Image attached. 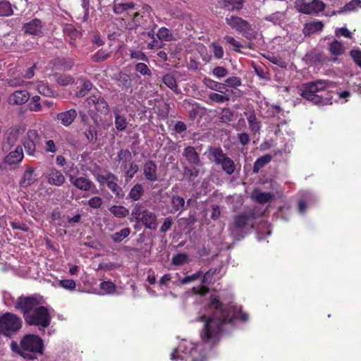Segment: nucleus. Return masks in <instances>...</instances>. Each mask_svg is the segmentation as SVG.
Returning a JSON list of instances; mask_svg holds the SVG:
<instances>
[{
	"mask_svg": "<svg viewBox=\"0 0 361 361\" xmlns=\"http://www.w3.org/2000/svg\"><path fill=\"white\" fill-rule=\"evenodd\" d=\"M171 203L172 207L171 213L182 212L186 209L184 198L178 195H173L171 197Z\"/></svg>",
	"mask_w": 361,
	"mask_h": 361,
	"instance_id": "29",
	"label": "nucleus"
},
{
	"mask_svg": "<svg viewBox=\"0 0 361 361\" xmlns=\"http://www.w3.org/2000/svg\"><path fill=\"white\" fill-rule=\"evenodd\" d=\"M296 8L303 14H317L325 9L326 4L321 0H301L297 3Z\"/></svg>",
	"mask_w": 361,
	"mask_h": 361,
	"instance_id": "11",
	"label": "nucleus"
},
{
	"mask_svg": "<svg viewBox=\"0 0 361 361\" xmlns=\"http://www.w3.org/2000/svg\"><path fill=\"white\" fill-rule=\"evenodd\" d=\"M94 177L99 186L106 185L116 198L123 199L124 197L125 192L118 184V178L114 173L109 171L105 175L98 173L94 175Z\"/></svg>",
	"mask_w": 361,
	"mask_h": 361,
	"instance_id": "9",
	"label": "nucleus"
},
{
	"mask_svg": "<svg viewBox=\"0 0 361 361\" xmlns=\"http://www.w3.org/2000/svg\"><path fill=\"white\" fill-rule=\"evenodd\" d=\"M142 173L145 178L149 182L159 180L158 166L153 160H147L142 166Z\"/></svg>",
	"mask_w": 361,
	"mask_h": 361,
	"instance_id": "15",
	"label": "nucleus"
},
{
	"mask_svg": "<svg viewBox=\"0 0 361 361\" xmlns=\"http://www.w3.org/2000/svg\"><path fill=\"white\" fill-rule=\"evenodd\" d=\"M130 228H124L111 235V238L114 243H121L124 238L130 234Z\"/></svg>",
	"mask_w": 361,
	"mask_h": 361,
	"instance_id": "40",
	"label": "nucleus"
},
{
	"mask_svg": "<svg viewBox=\"0 0 361 361\" xmlns=\"http://www.w3.org/2000/svg\"><path fill=\"white\" fill-rule=\"evenodd\" d=\"M204 85L212 90L222 92V90L225 89V84L215 81L210 78L205 77L202 80Z\"/></svg>",
	"mask_w": 361,
	"mask_h": 361,
	"instance_id": "28",
	"label": "nucleus"
},
{
	"mask_svg": "<svg viewBox=\"0 0 361 361\" xmlns=\"http://www.w3.org/2000/svg\"><path fill=\"white\" fill-rule=\"evenodd\" d=\"M55 77L58 84L62 86L72 85L75 82V79L71 75L56 74Z\"/></svg>",
	"mask_w": 361,
	"mask_h": 361,
	"instance_id": "42",
	"label": "nucleus"
},
{
	"mask_svg": "<svg viewBox=\"0 0 361 361\" xmlns=\"http://www.w3.org/2000/svg\"><path fill=\"white\" fill-rule=\"evenodd\" d=\"M118 158L122 161V166L126 169L127 161L132 159L131 152L128 149H121L118 153Z\"/></svg>",
	"mask_w": 361,
	"mask_h": 361,
	"instance_id": "52",
	"label": "nucleus"
},
{
	"mask_svg": "<svg viewBox=\"0 0 361 361\" xmlns=\"http://www.w3.org/2000/svg\"><path fill=\"white\" fill-rule=\"evenodd\" d=\"M213 49L214 56L216 59H221L224 56V49L221 45L216 42H213L211 44Z\"/></svg>",
	"mask_w": 361,
	"mask_h": 361,
	"instance_id": "60",
	"label": "nucleus"
},
{
	"mask_svg": "<svg viewBox=\"0 0 361 361\" xmlns=\"http://www.w3.org/2000/svg\"><path fill=\"white\" fill-rule=\"evenodd\" d=\"M200 170L196 168H190L189 166L183 167V176L188 180L192 181L199 176Z\"/></svg>",
	"mask_w": 361,
	"mask_h": 361,
	"instance_id": "47",
	"label": "nucleus"
},
{
	"mask_svg": "<svg viewBox=\"0 0 361 361\" xmlns=\"http://www.w3.org/2000/svg\"><path fill=\"white\" fill-rule=\"evenodd\" d=\"M209 152L214 158V161L217 165H219L224 159L228 158V156L220 147H211Z\"/></svg>",
	"mask_w": 361,
	"mask_h": 361,
	"instance_id": "31",
	"label": "nucleus"
},
{
	"mask_svg": "<svg viewBox=\"0 0 361 361\" xmlns=\"http://www.w3.org/2000/svg\"><path fill=\"white\" fill-rule=\"evenodd\" d=\"M183 156L185 158L187 161L194 166H200L202 165L199 154L197 152L195 148L192 146L186 147L183 152Z\"/></svg>",
	"mask_w": 361,
	"mask_h": 361,
	"instance_id": "21",
	"label": "nucleus"
},
{
	"mask_svg": "<svg viewBox=\"0 0 361 361\" xmlns=\"http://www.w3.org/2000/svg\"><path fill=\"white\" fill-rule=\"evenodd\" d=\"M216 273V269H210L203 276L202 279V283L204 284L210 285L214 283V275Z\"/></svg>",
	"mask_w": 361,
	"mask_h": 361,
	"instance_id": "59",
	"label": "nucleus"
},
{
	"mask_svg": "<svg viewBox=\"0 0 361 361\" xmlns=\"http://www.w3.org/2000/svg\"><path fill=\"white\" fill-rule=\"evenodd\" d=\"M188 261V256L185 253H178L174 255L172 258V263L174 265H182L187 263Z\"/></svg>",
	"mask_w": 361,
	"mask_h": 361,
	"instance_id": "56",
	"label": "nucleus"
},
{
	"mask_svg": "<svg viewBox=\"0 0 361 361\" xmlns=\"http://www.w3.org/2000/svg\"><path fill=\"white\" fill-rule=\"evenodd\" d=\"M113 113L115 118V128L117 131L123 132L125 131L128 128V122L126 116L124 114H121L118 107L113 109Z\"/></svg>",
	"mask_w": 361,
	"mask_h": 361,
	"instance_id": "23",
	"label": "nucleus"
},
{
	"mask_svg": "<svg viewBox=\"0 0 361 361\" xmlns=\"http://www.w3.org/2000/svg\"><path fill=\"white\" fill-rule=\"evenodd\" d=\"M224 39L227 44L233 46V50L236 52H240V49L243 47L240 42L237 41L233 37L230 35H225Z\"/></svg>",
	"mask_w": 361,
	"mask_h": 361,
	"instance_id": "57",
	"label": "nucleus"
},
{
	"mask_svg": "<svg viewBox=\"0 0 361 361\" xmlns=\"http://www.w3.org/2000/svg\"><path fill=\"white\" fill-rule=\"evenodd\" d=\"M162 82L175 94H178L180 90L178 89L176 77L174 73H169L163 75Z\"/></svg>",
	"mask_w": 361,
	"mask_h": 361,
	"instance_id": "25",
	"label": "nucleus"
},
{
	"mask_svg": "<svg viewBox=\"0 0 361 361\" xmlns=\"http://www.w3.org/2000/svg\"><path fill=\"white\" fill-rule=\"evenodd\" d=\"M247 120L249 124L250 130L253 133H258L261 128V123L257 121L254 111L251 112L247 116Z\"/></svg>",
	"mask_w": 361,
	"mask_h": 361,
	"instance_id": "34",
	"label": "nucleus"
},
{
	"mask_svg": "<svg viewBox=\"0 0 361 361\" xmlns=\"http://www.w3.org/2000/svg\"><path fill=\"white\" fill-rule=\"evenodd\" d=\"M92 85H93L90 80H85L80 90L77 92L76 95L79 97L85 96L92 90Z\"/></svg>",
	"mask_w": 361,
	"mask_h": 361,
	"instance_id": "53",
	"label": "nucleus"
},
{
	"mask_svg": "<svg viewBox=\"0 0 361 361\" xmlns=\"http://www.w3.org/2000/svg\"><path fill=\"white\" fill-rule=\"evenodd\" d=\"M110 56L111 52L107 51L103 49H101L92 56V60L94 62L99 63L106 60Z\"/></svg>",
	"mask_w": 361,
	"mask_h": 361,
	"instance_id": "44",
	"label": "nucleus"
},
{
	"mask_svg": "<svg viewBox=\"0 0 361 361\" xmlns=\"http://www.w3.org/2000/svg\"><path fill=\"white\" fill-rule=\"evenodd\" d=\"M40 141V136L36 130H28L23 140V145L28 155L34 156L36 145Z\"/></svg>",
	"mask_w": 361,
	"mask_h": 361,
	"instance_id": "13",
	"label": "nucleus"
},
{
	"mask_svg": "<svg viewBox=\"0 0 361 361\" xmlns=\"http://www.w3.org/2000/svg\"><path fill=\"white\" fill-rule=\"evenodd\" d=\"M271 159L272 157L270 154H265L257 159L253 165V172L258 173L261 169L271 161Z\"/></svg>",
	"mask_w": 361,
	"mask_h": 361,
	"instance_id": "32",
	"label": "nucleus"
},
{
	"mask_svg": "<svg viewBox=\"0 0 361 361\" xmlns=\"http://www.w3.org/2000/svg\"><path fill=\"white\" fill-rule=\"evenodd\" d=\"M323 27L324 24L321 21L307 23L304 25L303 33L305 35H310L314 32L321 31Z\"/></svg>",
	"mask_w": 361,
	"mask_h": 361,
	"instance_id": "27",
	"label": "nucleus"
},
{
	"mask_svg": "<svg viewBox=\"0 0 361 361\" xmlns=\"http://www.w3.org/2000/svg\"><path fill=\"white\" fill-rule=\"evenodd\" d=\"M19 137V130L15 128H8L3 136L1 149L7 153L16 145Z\"/></svg>",
	"mask_w": 361,
	"mask_h": 361,
	"instance_id": "14",
	"label": "nucleus"
},
{
	"mask_svg": "<svg viewBox=\"0 0 361 361\" xmlns=\"http://www.w3.org/2000/svg\"><path fill=\"white\" fill-rule=\"evenodd\" d=\"M208 99L212 102L216 104H223L230 100V97L228 95H223L216 92H211L208 95Z\"/></svg>",
	"mask_w": 361,
	"mask_h": 361,
	"instance_id": "45",
	"label": "nucleus"
},
{
	"mask_svg": "<svg viewBox=\"0 0 361 361\" xmlns=\"http://www.w3.org/2000/svg\"><path fill=\"white\" fill-rule=\"evenodd\" d=\"M77 111L74 109L62 111L56 115V118L66 127L71 126L77 117Z\"/></svg>",
	"mask_w": 361,
	"mask_h": 361,
	"instance_id": "22",
	"label": "nucleus"
},
{
	"mask_svg": "<svg viewBox=\"0 0 361 361\" xmlns=\"http://www.w3.org/2000/svg\"><path fill=\"white\" fill-rule=\"evenodd\" d=\"M30 94L26 90H16L9 95L8 102L10 104L21 105L26 103Z\"/></svg>",
	"mask_w": 361,
	"mask_h": 361,
	"instance_id": "20",
	"label": "nucleus"
},
{
	"mask_svg": "<svg viewBox=\"0 0 361 361\" xmlns=\"http://www.w3.org/2000/svg\"><path fill=\"white\" fill-rule=\"evenodd\" d=\"M156 36L161 42H169L173 39L172 32L166 27H160L156 33Z\"/></svg>",
	"mask_w": 361,
	"mask_h": 361,
	"instance_id": "35",
	"label": "nucleus"
},
{
	"mask_svg": "<svg viewBox=\"0 0 361 361\" xmlns=\"http://www.w3.org/2000/svg\"><path fill=\"white\" fill-rule=\"evenodd\" d=\"M48 183L55 186L62 185L66 180V178L63 173L55 168L50 169L48 173Z\"/></svg>",
	"mask_w": 361,
	"mask_h": 361,
	"instance_id": "24",
	"label": "nucleus"
},
{
	"mask_svg": "<svg viewBox=\"0 0 361 361\" xmlns=\"http://www.w3.org/2000/svg\"><path fill=\"white\" fill-rule=\"evenodd\" d=\"M13 307L23 315L28 326H37L41 330L51 324V310L42 305V298L39 295H20L14 302Z\"/></svg>",
	"mask_w": 361,
	"mask_h": 361,
	"instance_id": "2",
	"label": "nucleus"
},
{
	"mask_svg": "<svg viewBox=\"0 0 361 361\" xmlns=\"http://www.w3.org/2000/svg\"><path fill=\"white\" fill-rule=\"evenodd\" d=\"M131 221L140 224L146 228L155 231L158 226L157 214L140 204H136L131 211Z\"/></svg>",
	"mask_w": 361,
	"mask_h": 361,
	"instance_id": "6",
	"label": "nucleus"
},
{
	"mask_svg": "<svg viewBox=\"0 0 361 361\" xmlns=\"http://www.w3.org/2000/svg\"><path fill=\"white\" fill-rule=\"evenodd\" d=\"M11 349L27 360H35L44 353V341L35 334H26L20 340V344L16 341L11 343Z\"/></svg>",
	"mask_w": 361,
	"mask_h": 361,
	"instance_id": "3",
	"label": "nucleus"
},
{
	"mask_svg": "<svg viewBox=\"0 0 361 361\" xmlns=\"http://www.w3.org/2000/svg\"><path fill=\"white\" fill-rule=\"evenodd\" d=\"M225 20L231 29L241 34L245 39L252 41L257 38V32L247 20L235 15H227Z\"/></svg>",
	"mask_w": 361,
	"mask_h": 361,
	"instance_id": "7",
	"label": "nucleus"
},
{
	"mask_svg": "<svg viewBox=\"0 0 361 361\" xmlns=\"http://www.w3.org/2000/svg\"><path fill=\"white\" fill-rule=\"evenodd\" d=\"M84 133L88 142L92 144H94L97 142L98 137L96 126L92 125H88Z\"/></svg>",
	"mask_w": 361,
	"mask_h": 361,
	"instance_id": "33",
	"label": "nucleus"
},
{
	"mask_svg": "<svg viewBox=\"0 0 361 361\" xmlns=\"http://www.w3.org/2000/svg\"><path fill=\"white\" fill-rule=\"evenodd\" d=\"M74 62L71 59L58 57L54 61V66L57 69L70 70L73 66Z\"/></svg>",
	"mask_w": 361,
	"mask_h": 361,
	"instance_id": "30",
	"label": "nucleus"
},
{
	"mask_svg": "<svg viewBox=\"0 0 361 361\" xmlns=\"http://www.w3.org/2000/svg\"><path fill=\"white\" fill-rule=\"evenodd\" d=\"M13 14L11 4L6 0L0 1V17L11 16Z\"/></svg>",
	"mask_w": 361,
	"mask_h": 361,
	"instance_id": "39",
	"label": "nucleus"
},
{
	"mask_svg": "<svg viewBox=\"0 0 361 361\" xmlns=\"http://www.w3.org/2000/svg\"><path fill=\"white\" fill-rule=\"evenodd\" d=\"M152 25L150 27V30L147 32V36L152 39V42L148 43L147 49H158L163 47V44L159 42V39H157L155 37V29L157 27V25L154 23L153 21L152 22Z\"/></svg>",
	"mask_w": 361,
	"mask_h": 361,
	"instance_id": "26",
	"label": "nucleus"
},
{
	"mask_svg": "<svg viewBox=\"0 0 361 361\" xmlns=\"http://www.w3.org/2000/svg\"><path fill=\"white\" fill-rule=\"evenodd\" d=\"M110 212L117 218H123L128 215V209L121 205H114L109 208Z\"/></svg>",
	"mask_w": 361,
	"mask_h": 361,
	"instance_id": "38",
	"label": "nucleus"
},
{
	"mask_svg": "<svg viewBox=\"0 0 361 361\" xmlns=\"http://www.w3.org/2000/svg\"><path fill=\"white\" fill-rule=\"evenodd\" d=\"M23 326L21 318L11 312L0 316V334L10 337L16 334Z\"/></svg>",
	"mask_w": 361,
	"mask_h": 361,
	"instance_id": "8",
	"label": "nucleus"
},
{
	"mask_svg": "<svg viewBox=\"0 0 361 361\" xmlns=\"http://www.w3.org/2000/svg\"><path fill=\"white\" fill-rule=\"evenodd\" d=\"M144 192L143 187L141 184H135L130 190L128 197L130 199L137 201L140 199Z\"/></svg>",
	"mask_w": 361,
	"mask_h": 361,
	"instance_id": "37",
	"label": "nucleus"
},
{
	"mask_svg": "<svg viewBox=\"0 0 361 361\" xmlns=\"http://www.w3.org/2000/svg\"><path fill=\"white\" fill-rule=\"evenodd\" d=\"M68 178L71 183L80 190L90 191L92 188H95L94 183L85 177H77L73 174H68Z\"/></svg>",
	"mask_w": 361,
	"mask_h": 361,
	"instance_id": "16",
	"label": "nucleus"
},
{
	"mask_svg": "<svg viewBox=\"0 0 361 361\" xmlns=\"http://www.w3.org/2000/svg\"><path fill=\"white\" fill-rule=\"evenodd\" d=\"M85 106L90 109L93 106L96 112L104 116H107L110 111L108 102L100 94H92L88 97L85 100Z\"/></svg>",
	"mask_w": 361,
	"mask_h": 361,
	"instance_id": "12",
	"label": "nucleus"
},
{
	"mask_svg": "<svg viewBox=\"0 0 361 361\" xmlns=\"http://www.w3.org/2000/svg\"><path fill=\"white\" fill-rule=\"evenodd\" d=\"M329 51L334 55H341L344 52V47L341 42L334 40L329 45Z\"/></svg>",
	"mask_w": 361,
	"mask_h": 361,
	"instance_id": "46",
	"label": "nucleus"
},
{
	"mask_svg": "<svg viewBox=\"0 0 361 361\" xmlns=\"http://www.w3.org/2000/svg\"><path fill=\"white\" fill-rule=\"evenodd\" d=\"M210 314L202 316L204 326L200 331L201 344H190L188 348L185 344H180L171 354L173 360L205 361L206 353H200L203 349H212L220 341L224 332H228V329L235 327V320L246 322L249 316L243 312L242 307L233 305H224L215 295H211L208 305Z\"/></svg>",
	"mask_w": 361,
	"mask_h": 361,
	"instance_id": "1",
	"label": "nucleus"
},
{
	"mask_svg": "<svg viewBox=\"0 0 361 361\" xmlns=\"http://www.w3.org/2000/svg\"><path fill=\"white\" fill-rule=\"evenodd\" d=\"M228 73V70L224 66H216L212 72V74L217 79H221L226 77Z\"/></svg>",
	"mask_w": 361,
	"mask_h": 361,
	"instance_id": "58",
	"label": "nucleus"
},
{
	"mask_svg": "<svg viewBox=\"0 0 361 361\" xmlns=\"http://www.w3.org/2000/svg\"><path fill=\"white\" fill-rule=\"evenodd\" d=\"M360 4V0H352L341 8V11L342 13L354 11Z\"/></svg>",
	"mask_w": 361,
	"mask_h": 361,
	"instance_id": "55",
	"label": "nucleus"
},
{
	"mask_svg": "<svg viewBox=\"0 0 361 361\" xmlns=\"http://www.w3.org/2000/svg\"><path fill=\"white\" fill-rule=\"evenodd\" d=\"M274 195L269 192H257L255 194V200L259 204H264L271 200Z\"/></svg>",
	"mask_w": 361,
	"mask_h": 361,
	"instance_id": "48",
	"label": "nucleus"
},
{
	"mask_svg": "<svg viewBox=\"0 0 361 361\" xmlns=\"http://www.w3.org/2000/svg\"><path fill=\"white\" fill-rule=\"evenodd\" d=\"M132 9H135V4L133 2L119 3L117 2V0H115L113 3V11L115 14L121 15L127 12V15L132 18L127 24L128 30H136L139 27L143 29H149L150 26L147 25L145 17L141 15L139 11L130 13L129 11Z\"/></svg>",
	"mask_w": 361,
	"mask_h": 361,
	"instance_id": "5",
	"label": "nucleus"
},
{
	"mask_svg": "<svg viewBox=\"0 0 361 361\" xmlns=\"http://www.w3.org/2000/svg\"><path fill=\"white\" fill-rule=\"evenodd\" d=\"M37 90L39 94L46 96V97H52L54 95V91L49 87L48 83H45L44 82H41L37 85Z\"/></svg>",
	"mask_w": 361,
	"mask_h": 361,
	"instance_id": "51",
	"label": "nucleus"
},
{
	"mask_svg": "<svg viewBox=\"0 0 361 361\" xmlns=\"http://www.w3.org/2000/svg\"><path fill=\"white\" fill-rule=\"evenodd\" d=\"M234 111L229 108L222 109L220 114V119L223 123H229L233 120Z\"/></svg>",
	"mask_w": 361,
	"mask_h": 361,
	"instance_id": "50",
	"label": "nucleus"
},
{
	"mask_svg": "<svg viewBox=\"0 0 361 361\" xmlns=\"http://www.w3.org/2000/svg\"><path fill=\"white\" fill-rule=\"evenodd\" d=\"M329 84L328 80H317L304 83L300 87V95L302 98L319 106H324L331 104L332 96L327 92L326 96L319 94L326 90Z\"/></svg>",
	"mask_w": 361,
	"mask_h": 361,
	"instance_id": "4",
	"label": "nucleus"
},
{
	"mask_svg": "<svg viewBox=\"0 0 361 361\" xmlns=\"http://www.w3.org/2000/svg\"><path fill=\"white\" fill-rule=\"evenodd\" d=\"M255 216L253 212L248 214L241 213L233 217V223L229 226V230L232 234L235 231H241L247 226L253 228L255 221Z\"/></svg>",
	"mask_w": 361,
	"mask_h": 361,
	"instance_id": "10",
	"label": "nucleus"
},
{
	"mask_svg": "<svg viewBox=\"0 0 361 361\" xmlns=\"http://www.w3.org/2000/svg\"><path fill=\"white\" fill-rule=\"evenodd\" d=\"M88 205L93 209H99L103 204V200L100 197L95 196L88 200Z\"/></svg>",
	"mask_w": 361,
	"mask_h": 361,
	"instance_id": "63",
	"label": "nucleus"
},
{
	"mask_svg": "<svg viewBox=\"0 0 361 361\" xmlns=\"http://www.w3.org/2000/svg\"><path fill=\"white\" fill-rule=\"evenodd\" d=\"M23 157L22 147L17 145L13 150L11 149L8 152V154L4 159V162L8 165H15L21 162Z\"/></svg>",
	"mask_w": 361,
	"mask_h": 361,
	"instance_id": "18",
	"label": "nucleus"
},
{
	"mask_svg": "<svg viewBox=\"0 0 361 361\" xmlns=\"http://www.w3.org/2000/svg\"><path fill=\"white\" fill-rule=\"evenodd\" d=\"M135 70L137 73L143 76L151 77L152 75V71L145 63H137L135 66Z\"/></svg>",
	"mask_w": 361,
	"mask_h": 361,
	"instance_id": "49",
	"label": "nucleus"
},
{
	"mask_svg": "<svg viewBox=\"0 0 361 361\" xmlns=\"http://www.w3.org/2000/svg\"><path fill=\"white\" fill-rule=\"evenodd\" d=\"M138 165L134 164V162H131L130 164L129 167L126 169L125 172L126 176L131 179L134 177L135 174L138 171Z\"/></svg>",
	"mask_w": 361,
	"mask_h": 361,
	"instance_id": "64",
	"label": "nucleus"
},
{
	"mask_svg": "<svg viewBox=\"0 0 361 361\" xmlns=\"http://www.w3.org/2000/svg\"><path fill=\"white\" fill-rule=\"evenodd\" d=\"M117 80L118 85L120 87L125 89H128L131 87L132 80L130 77L126 73H119Z\"/></svg>",
	"mask_w": 361,
	"mask_h": 361,
	"instance_id": "43",
	"label": "nucleus"
},
{
	"mask_svg": "<svg viewBox=\"0 0 361 361\" xmlns=\"http://www.w3.org/2000/svg\"><path fill=\"white\" fill-rule=\"evenodd\" d=\"M37 174L35 169L30 166H26L21 179L19 181L20 188H27L32 185L37 180Z\"/></svg>",
	"mask_w": 361,
	"mask_h": 361,
	"instance_id": "19",
	"label": "nucleus"
},
{
	"mask_svg": "<svg viewBox=\"0 0 361 361\" xmlns=\"http://www.w3.org/2000/svg\"><path fill=\"white\" fill-rule=\"evenodd\" d=\"M59 286L66 290H73L76 287V283L73 279H63L59 281Z\"/></svg>",
	"mask_w": 361,
	"mask_h": 361,
	"instance_id": "61",
	"label": "nucleus"
},
{
	"mask_svg": "<svg viewBox=\"0 0 361 361\" xmlns=\"http://www.w3.org/2000/svg\"><path fill=\"white\" fill-rule=\"evenodd\" d=\"M25 33L41 37L43 36L42 23L38 18H35L25 23L23 26Z\"/></svg>",
	"mask_w": 361,
	"mask_h": 361,
	"instance_id": "17",
	"label": "nucleus"
},
{
	"mask_svg": "<svg viewBox=\"0 0 361 361\" xmlns=\"http://www.w3.org/2000/svg\"><path fill=\"white\" fill-rule=\"evenodd\" d=\"M39 101V96L35 95L32 97L28 104L29 109L32 111H39L42 109V106Z\"/></svg>",
	"mask_w": 361,
	"mask_h": 361,
	"instance_id": "54",
	"label": "nucleus"
},
{
	"mask_svg": "<svg viewBox=\"0 0 361 361\" xmlns=\"http://www.w3.org/2000/svg\"><path fill=\"white\" fill-rule=\"evenodd\" d=\"M219 165H221L222 170L228 175H232L235 172V164L228 157L224 159Z\"/></svg>",
	"mask_w": 361,
	"mask_h": 361,
	"instance_id": "36",
	"label": "nucleus"
},
{
	"mask_svg": "<svg viewBox=\"0 0 361 361\" xmlns=\"http://www.w3.org/2000/svg\"><path fill=\"white\" fill-rule=\"evenodd\" d=\"M99 288L104 293L108 295L114 294L116 290V285L110 280L101 282Z\"/></svg>",
	"mask_w": 361,
	"mask_h": 361,
	"instance_id": "41",
	"label": "nucleus"
},
{
	"mask_svg": "<svg viewBox=\"0 0 361 361\" xmlns=\"http://www.w3.org/2000/svg\"><path fill=\"white\" fill-rule=\"evenodd\" d=\"M225 86L227 85L228 87H237L238 86H240L242 84L241 80L240 78L236 76H231L225 80Z\"/></svg>",
	"mask_w": 361,
	"mask_h": 361,
	"instance_id": "62",
	"label": "nucleus"
}]
</instances>
